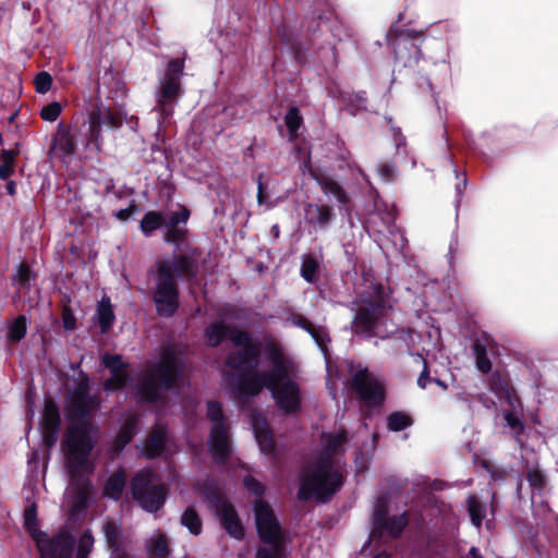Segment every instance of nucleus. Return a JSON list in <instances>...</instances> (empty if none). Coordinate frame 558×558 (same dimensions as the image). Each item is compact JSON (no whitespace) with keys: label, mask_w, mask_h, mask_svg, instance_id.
<instances>
[{"label":"nucleus","mask_w":558,"mask_h":558,"mask_svg":"<svg viewBox=\"0 0 558 558\" xmlns=\"http://www.w3.org/2000/svg\"><path fill=\"white\" fill-rule=\"evenodd\" d=\"M302 121L303 119L299 109L291 107L284 117V123L289 131L290 138L295 140L298 137V131L302 124Z\"/></svg>","instance_id":"36"},{"label":"nucleus","mask_w":558,"mask_h":558,"mask_svg":"<svg viewBox=\"0 0 558 558\" xmlns=\"http://www.w3.org/2000/svg\"><path fill=\"white\" fill-rule=\"evenodd\" d=\"M457 179H458L459 182L456 185V191H457V194H458V196L460 198L461 195L463 194L464 187L466 185L465 173H457Z\"/></svg>","instance_id":"57"},{"label":"nucleus","mask_w":558,"mask_h":558,"mask_svg":"<svg viewBox=\"0 0 558 558\" xmlns=\"http://www.w3.org/2000/svg\"><path fill=\"white\" fill-rule=\"evenodd\" d=\"M347 436L343 430L323 434L317 459L304 468L298 496L317 502L329 501L343 483V472L337 456L344 450Z\"/></svg>","instance_id":"3"},{"label":"nucleus","mask_w":558,"mask_h":558,"mask_svg":"<svg viewBox=\"0 0 558 558\" xmlns=\"http://www.w3.org/2000/svg\"><path fill=\"white\" fill-rule=\"evenodd\" d=\"M137 423H138V420L136 416H134V415L128 416V418L123 425V429L116 440V447H114L116 451L122 450L131 441V439L135 435Z\"/></svg>","instance_id":"29"},{"label":"nucleus","mask_w":558,"mask_h":558,"mask_svg":"<svg viewBox=\"0 0 558 558\" xmlns=\"http://www.w3.org/2000/svg\"><path fill=\"white\" fill-rule=\"evenodd\" d=\"M181 523L194 535H198L202 532V521L192 508H189L183 512Z\"/></svg>","instance_id":"37"},{"label":"nucleus","mask_w":558,"mask_h":558,"mask_svg":"<svg viewBox=\"0 0 558 558\" xmlns=\"http://www.w3.org/2000/svg\"><path fill=\"white\" fill-rule=\"evenodd\" d=\"M81 144L84 149H87L90 145H93L97 153H99L102 148V123L99 118L94 114L93 111L88 114L87 131L85 138Z\"/></svg>","instance_id":"20"},{"label":"nucleus","mask_w":558,"mask_h":558,"mask_svg":"<svg viewBox=\"0 0 558 558\" xmlns=\"http://www.w3.org/2000/svg\"><path fill=\"white\" fill-rule=\"evenodd\" d=\"M254 514L258 536L267 545L258 548L256 558H282V534L272 509L266 502L257 500Z\"/></svg>","instance_id":"7"},{"label":"nucleus","mask_w":558,"mask_h":558,"mask_svg":"<svg viewBox=\"0 0 558 558\" xmlns=\"http://www.w3.org/2000/svg\"><path fill=\"white\" fill-rule=\"evenodd\" d=\"M527 481L530 483V486L537 492H541L545 486V476L537 469L529 470Z\"/></svg>","instance_id":"45"},{"label":"nucleus","mask_w":558,"mask_h":558,"mask_svg":"<svg viewBox=\"0 0 558 558\" xmlns=\"http://www.w3.org/2000/svg\"><path fill=\"white\" fill-rule=\"evenodd\" d=\"M96 320L104 333L110 329L114 322V313L107 295H104L97 305Z\"/></svg>","instance_id":"23"},{"label":"nucleus","mask_w":558,"mask_h":558,"mask_svg":"<svg viewBox=\"0 0 558 558\" xmlns=\"http://www.w3.org/2000/svg\"><path fill=\"white\" fill-rule=\"evenodd\" d=\"M413 424L411 416L404 412H392L387 417V426L389 430L401 432Z\"/></svg>","instance_id":"33"},{"label":"nucleus","mask_w":558,"mask_h":558,"mask_svg":"<svg viewBox=\"0 0 558 558\" xmlns=\"http://www.w3.org/2000/svg\"><path fill=\"white\" fill-rule=\"evenodd\" d=\"M63 325L66 330H73L75 328V317L72 314L64 313Z\"/></svg>","instance_id":"60"},{"label":"nucleus","mask_w":558,"mask_h":558,"mask_svg":"<svg viewBox=\"0 0 558 558\" xmlns=\"http://www.w3.org/2000/svg\"><path fill=\"white\" fill-rule=\"evenodd\" d=\"M330 210L326 206L308 204L305 208V219L308 223L326 226L330 220Z\"/></svg>","instance_id":"25"},{"label":"nucleus","mask_w":558,"mask_h":558,"mask_svg":"<svg viewBox=\"0 0 558 558\" xmlns=\"http://www.w3.org/2000/svg\"><path fill=\"white\" fill-rule=\"evenodd\" d=\"M7 337L11 342H20L27 331V319L24 315H19L5 326Z\"/></svg>","instance_id":"27"},{"label":"nucleus","mask_w":558,"mask_h":558,"mask_svg":"<svg viewBox=\"0 0 558 558\" xmlns=\"http://www.w3.org/2000/svg\"><path fill=\"white\" fill-rule=\"evenodd\" d=\"M184 380L182 356L168 348L162 351L158 363L145 375L138 387V395L147 402H155L161 398L163 391L182 386Z\"/></svg>","instance_id":"5"},{"label":"nucleus","mask_w":558,"mask_h":558,"mask_svg":"<svg viewBox=\"0 0 558 558\" xmlns=\"http://www.w3.org/2000/svg\"><path fill=\"white\" fill-rule=\"evenodd\" d=\"M194 489L204 498V500L208 502L209 507L216 512L227 533L236 539L243 538L244 529L240 522L235 509L227 500H223L218 496L214 484L210 483L202 486L201 483L197 482L194 485Z\"/></svg>","instance_id":"9"},{"label":"nucleus","mask_w":558,"mask_h":558,"mask_svg":"<svg viewBox=\"0 0 558 558\" xmlns=\"http://www.w3.org/2000/svg\"><path fill=\"white\" fill-rule=\"evenodd\" d=\"M102 532L108 547L112 549L110 558H125L121 551L123 544L121 526L113 521H107L102 525Z\"/></svg>","instance_id":"21"},{"label":"nucleus","mask_w":558,"mask_h":558,"mask_svg":"<svg viewBox=\"0 0 558 558\" xmlns=\"http://www.w3.org/2000/svg\"><path fill=\"white\" fill-rule=\"evenodd\" d=\"M391 310L383 298L371 302L367 307L361 308L354 317L352 328L356 333L366 337L374 335L376 323Z\"/></svg>","instance_id":"13"},{"label":"nucleus","mask_w":558,"mask_h":558,"mask_svg":"<svg viewBox=\"0 0 558 558\" xmlns=\"http://www.w3.org/2000/svg\"><path fill=\"white\" fill-rule=\"evenodd\" d=\"M99 405L98 397L89 393V385L85 379L68 396L65 417L70 428L64 440V450L70 483L65 490V502L71 507L72 513L81 512L88 506L93 488L88 476L95 468L89 454L96 441L90 415Z\"/></svg>","instance_id":"1"},{"label":"nucleus","mask_w":558,"mask_h":558,"mask_svg":"<svg viewBox=\"0 0 558 558\" xmlns=\"http://www.w3.org/2000/svg\"><path fill=\"white\" fill-rule=\"evenodd\" d=\"M125 485V473L122 470H118L112 474L106 483L104 495L118 500L123 492Z\"/></svg>","instance_id":"26"},{"label":"nucleus","mask_w":558,"mask_h":558,"mask_svg":"<svg viewBox=\"0 0 558 558\" xmlns=\"http://www.w3.org/2000/svg\"><path fill=\"white\" fill-rule=\"evenodd\" d=\"M38 548L43 558H70L74 539L68 531H60L47 539H38Z\"/></svg>","instance_id":"14"},{"label":"nucleus","mask_w":558,"mask_h":558,"mask_svg":"<svg viewBox=\"0 0 558 558\" xmlns=\"http://www.w3.org/2000/svg\"><path fill=\"white\" fill-rule=\"evenodd\" d=\"M59 145L64 154L73 155L77 150L78 138L75 135L68 136V135L63 134L60 138Z\"/></svg>","instance_id":"44"},{"label":"nucleus","mask_w":558,"mask_h":558,"mask_svg":"<svg viewBox=\"0 0 558 558\" xmlns=\"http://www.w3.org/2000/svg\"><path fill=\"white\" fill-rule=\"evenodd\" d=\"M13 172L12 165H9L8 162H2L0 165V178L2 180H7Z\"/></svg>","instance_id":"59"},{"label":"nucleus","mask_w":558,"mask_h":558,"mask_svg":"<svg viewBox=\"0 0 558 558\" xmlns=\"http://www.w3.org/2000/svg\"><path fill=\"white\" fill-rule=\"evenodd\" d=\"M14 154L11 150H4L2 154V162H8L9 165H13Z\"/></svg>","instance_id":"62"},{"label":"nucleus","mask_w":558,"mask_h":558,"mask_svg":"<svg viewBox=\"0 0 558 558\" xmlns=\"http://www.w3.org/2000/svg\"><path fill=\"white\" fill-rule=\"evenodd\" d=\"M468 511L471 517L472 523L480 527L486 515L485 506L478 500L476 496H469L466 500Z\"/></svg>","instance_id":"32"},{"label":"nucleus","mask_w":558,"mask_h":558,"mask_svg":"<svg viewBox=\"0 0 558 558\" xmlns=\"http://www.w3.org/2000/svg\"><path fill=\"white\" fill-rule=\"evenodd\" d=\"M408 522L409 519L405 511L399 515L387 517L384 506L378 502L373 513V529L369 534V542L373 543L380 539L385 542L388 538L399 537Z\"/></svg>","instance_id":"12"},{"label":"nucleus","mask_w":558,"mask_h":558,"mask_svg":"<svg viewBox=\"0 0 558 558\" xmlns=\"http://www.w3.org/2000/svg\"><path fill=\"white\" fill-rule=\"evenodd\" d=\"M165 215L160 211H147L141 222L140 228L145 236H150L157 229L163 227Z\"/></svg>","instance_id":"24"},{"label":"nucleus","mask_w":558,"mask_h":558,"mask_svg":"<svg viewBox=\"0 0 558 558\" xmlns=\"http://www.w3.org/2000/svg\"><path fill=\"white\" fill-rule=\"evenodd\" d=\"M93 112L99 118L102 125H106L109 129L117 130L123 124V117L108 107L98 106L96 110H93Z\"/></svg>","instance_id":"28"},{"label":"nucleus","mask_w":558,"mask_h":558,"mask_svg":"<svg viewBox=\"0 0 558 558\" xmlns=\"http://www.w3.org/2000/svg\"><path fill=\"white\" fill-rule=\"evenodd\" d=\"M243 485L248 492L256 496H259L265 492V486L251 475L244 477Z\"/></svg>","instance_id":"49"},{"label":"nucleus","mask_w":558,"mask_h":558,"mask_svg":"<svg viewBox=\"0 0 558 558\" xmlns=\"http://www.w3.org/2000/svg\"><path fill=\"white\" fill-rule=\"evenodd\" d=\"M512 388L513 387L510 385L509 378L507 375L502 374L499 371H495L492 373L490 378H489V389L499 399H501L502 395Z\"/></svg>","instance_id":"30"},{"label":"nucleus","mask_w":558,"mask_h":558,"mask_svg":"<svg viewBox=\"0 0 558 558\" xmlns=\"http://www.w3.org/2000/svg\"><path fill=\"white\" fill-rule=\"evenodd\" d=\"M102 363L111 373V377L105 381L104 388L107 391L125 388L128 386L129 376L126 364L123 363L122 357L118 354L106 353L102 356Z\"/></svg>","instance_id":"15"},{"label":"nucleus","mask_w":558,"mask_h":558,"mask_svg":"<svg viewBox=\"0 0 558 558\" xmlns=\"http://www.w3.org/2000/svg\"><path fill=\"white\" fill-rule=\"evenodd\" d=\"M475 366L481 373H489L492 369V362L488 359L487 354L475 356Z\"/></svg>","instance_id":"54"},{"label":"nucleus","mask_w":558,"mask_h":558,"mask_svg":"<svg viewBox=\"0 0 558 558\" xmlns=\"http://www.w3.org/2000/svg\"><path fill=\"white\" fill-rule=\"evenodd\" d=\"M430 380L432 379L429 377V371H428V367H427V363H426V361H424L423 371H422L421 375L417 378V385H418L420 388L425 389L427 384Z\"/></svg>","instance_id":"55"},{"label":"nucleus","mask_w":558,"mask_h":558,"mask_svg":"<svg viewBox=\"0 0 558 558\" xmlns=\"http://www.w3.org/2000/svg\"><path fill=\"white\" fill-rule=\"evenodd\" d=\"M175 100H168V99H159L158 98V106L156 110L160 113V119L162 121L169 119L173 114Z\"/></svg>","instance_id":"47"},{"label":"nucleus","mask_w":558,"mask_h":558,"mask_svg":"<svg viewBox=\"0 0 558 558\" xmlns=\"http://www.w3.org/2000/svg\"><path fill=\"white\" fill-rule=\"evenodd\" d=\"M145 548L148 558H167L170 553L167 538L160 531L153 533L146 541Z\"/></svg>","instance_id":"22"},{"label":"nucleus","mask_w":558,"mask_h":558,"mask_svg":"<svg viewBox=\"0 0 558 558\" xmlns=\"http://www.w3.org/2000/svg\"><path fill=\"white\" fill-rule=\"evenodd\" d=\"M316 341V343L323 349L327 342H329V338L327 332L323 327H317L312 325V328L307 331Z\"/></svg>","instance_id":"50"},{"label":"nucleus","mask_w":558,"mask_h":558,"mask_svg":"<svg viewBox=\"0 0 558 558\" xmlns=\"http://www.w3.org/2000/svg\"><path fill=\"white\" fill-rule=\"evenodd\" d=\"M392 131L397 142V147L399 148L400 146L405 145V138L402 136L400 129H392Z\"/></svg>","instance_id":"61"},{"label":"nucleus","mask_w":558,"mask_h":558,"mask_svg":"<svg viewBox=\"0 0 558 558\" xmlns=\"http://www.w3.org/2000/svg\"><path fill=\"white\" fill-rule=\"evenodd\" d=\"M180 95V85L174 78H167L161 82V88L158 94L159 99L175 100Z\"/></svg>","instance_id":"39"},{"label":"nucleus","mask_w":558,"mask_h":558,"mask_svg":"<svg viewBox=\"0 0 558 558\" xmlns=\"http://www.w3.org/2000/svg\"><path fill=\"white\" fill-rule=\"evenodd\" d=\"M131 492L141 507L149 512H155L162 507L167 497L166 489L155 473L146 469L134 476Z\"/></svg>","instance_id":"8"},{"label":"nucleus","mask_w":558,"mask_h":558,"mask_svg":"<svg viewBox=\"0 0 558 558\" xmlns=\"http://www.w3.org/2000/svg\"><path fill=\"white\" fill-rule=\"evenodd\" d=\"M13 280L21 284H26L31 280V270L26 264H21L16 268Z\"/></svg>","instance_id":"51"},{"label":"nucleus","mask_w":558,"mask_h":558,"mask_svg":"<svg viewBox=\"0 0 558 558\" xmlns=\"http://www.w3.org/2000/svg\"><path fill=\"white\" fill-rule=\"evenodd\" d=\"M61 111V105L57 101H53L43 107L40 117L45 121L53 122L59 118Z\"/></svg>","instance_id":"43"},{"label":"nucleus","mask_w":558,"mask_h":558,"mask_svg":"<svg viewBox=\"0 0 558 558\" xmlns=\"http://www.w3.org/2000/svg\"><path fill=\"white\" fill-rule=\"evenodd\" d=\"M184 69V61L182 59H173L169 62L167 68L168 78L178 81Z\"/></svg>","instance_id":"48"},{"label":"nucleus","mask_w":558,"mask_h":558,"mask_svg":"<svg viewBox=\"0 0 558 558\" xmlns=\"http://www.w3.org/2000/svg\"><path fill=\"white\" fill-rule=\"evenodd\" d=\"M94 536L89 530L85 531L77 544L76 558H87L94 546Z\"/></svg>","instance_id":"40"},{"label":"nucleus","mask_w":558,"mask_h":558,"mask_svg":"<svg viewBox=\"0 0 558 558\" xmlns=\"http://www.w3.org/2000/svg\"><path fill=\"white\" fill-rule=\"evenodd\" d=\"M352 388L359 398L372 407H379L385 399L383 380L368 372L367 367L357 366L352 369Z\"/></svg>","instance_id":"11"},{"label":"nucleus","mask_w":558,"mask_h":558,"mask_svg":"<svg viewBox=\"0 0 558 558\" xmlns=\"http://www.w3.org/2000/svg\"><path fill=\"white\" fill-rule=\"evenodd\" d=\"M190 210L186 207L182 206L180 210L171 211L167 217L165 216L163 227H166L167 229L180 228L179 225H185L190 218Z\"/></svg>","instance_id":"38"},{"label":"nucleus","mask_w":558,"mask_h":558,"mask_svg":"<svg viewBox=\"0 0 558 558\" xmlns=\"http://www.w3.org/2000/svg\"><path fill=\"white\" fill-rule=\"evenodd\" d=\"M167 433L168 430L166 426L157 424L141 448L142 454L148 459L159 456L165 450Z\"/></svg>","instance_id":"18"},{"label":"nucleus","mask_w":558,"mask_h":558,"mask_svg":"<svg viewBox=\"0 0 558 558\" xmlns=\"http://www.w3.org/2000/svg\"><path fill=\"white\" fill-rule=\"evenodd\" d=\"M318 270L319 263L315 257H313L312 255H304L302 257L300 272L304 280H306L310 283L315 282L317 280Z\"/></svg>","instance_id":"31"},{"label":"nucleus","mask_w":558,"mask_h":558,"mask_svg":"<svg viewBox=\"0 0 558 558\" xmlns=\"http://www.w3.org/2000/svg\"><path fill=\"white\" fill-rule=\"evenodd\" d=\"M289 319L292 325H294L299 328H302L305 331H308L313 325L307 318H305L304 316H302L300 314H291Z\"/></svg>","instance_id":"52"},{"label":"nucleus","mask_w":558,"mask_h":558,"mask_svg":"<svg viewBox=\"0 0 558 558\" xmlns=\"http://www.w3.org/2000/svg\"><path fill=\"white\" fill-rule=\"evenodd\" d=\"M469 558H484L476 547H471L468 554Z\"/></svg>","instance_id":"64"},{"label":"nucleus","mask_w":558,"mask_h":558,"mask_svg":"<svg viewBox=\"0 0 558 558\" xmlns=\"http://www.w3.org/2000/svg\"><path fill=\"white\" fill-rule=\"evenodd\" d=\"M251 424L260 451L264 454L272 453L275 441L265 417L258 413H253L251 415Z\"/></svg>","instance_id":"17"},{"label":"nucleus","mask_w":558,"mask_h":558,"mask_svg":"<svg viewBox=\"0 0 558 558\" xmlns=\"http://www.w3.org/2000/svg\"><path fill=\"white\" fill-rule=\"evenodd\" d=\"M317 182L325 194L332 195L340 203L347 202V195L339 184L326 178H317Z\"/></svg>","instance_id":"35"},{"label":"nucleus","mask_w":558,"mask_h":558,"mask_svg":"<svg viewBox=\"0 0 558 558\" xmlns=\"http://www.w3.org/2000/svg\"><path fill=\"white\" fill-rule=\"evenodd\" d=\"M35 89L38 94H46L52 85V77L48 72H39L34 80Z\"/></svg>","instance_id":"42"},{"label":"nucleus","mask_w":558,"mask_h":558,"mask_svg":"<svg viewBox=\"0 0 558 558\" xmlns=\"http://www.w3.org/2000/svg\"><path fill=\"white\" fill-rule=\"evenodd\" d=\"M226 337L230 339L235 349L228 356L227 365L240 372L253 369L258 362L259 349L245 331L233 330L228 333V328L218 323L206 328L205 339L210 347L218 345Z\"/></svg>","instance_id":"6"},{"label":"nucleus","mask_w":558,"mask_h":558,"mask_svg":"<svg viewBox=\"0 0 558 558\" xmlns=\"http://www.w3.org/2000/svg\"><path fill=\"white\" fill-rule=\"evenodd\" d=\"M207 415L213 422V427L208 439L209 450L215 462L222 464L229 459L231 454V447L229 429L225 421L220 403L215 401L208 402Z\"/></svg>","instance_id":"10"},{"label":"nucleus","mask_w":558,"mask_h":558,"mask_svg":"<svg viewBox=\"0 0 558 558\" xmlns=\"http://www.w3.org/2000/svg\"><path fill=\"white\" fill-rule=\"evenodd\" d=\"M186 228H170L167 229L165 241L167 243L173 244L175 248L179 250L181 245L186 241Z\"/></svg>","instance_id":"41"},{"label":"nucleus","mask_w":558,"mask_h":558,"mask_svg":"<svg viewBox=\"0 0 558 558\" xmlns=\"http://www.w3.org/2000/svg\"><path fill=\"white\" fill-rule=\"evenodd\" d=\"M523 411L509 412L508 410L504 411V418L506 421L507 426L511 429L517 438H519L525 428V425L522 421Z\"/></svg>","instance_id":"34"},{"label":"nucleus","mask_w":558,"mask_h":558,"mask_svg":"<svg viewBox=\"0 0 558 558\" xmlns=\"http://www.w3.org/2000/svg\"><path fill=\"white\" fill-rule=\"evenodd\" d=\"M35 525V509L34 507L25 510V526L32 529Z\"/></svg>","instance_id":"58"},{"label":"nucleus","mask_w":558,"mask_h":558,"mask_svg":"<svg viewBox=\"0 0 558 558\" xmlns=\"http://www.w3.org/2000/svg\"><path fill=\"white\" fill-rule=\"evenodd\" d=\"M267 361L272 365L269 372L248 374L239 378L225 376L233 392L242 400L257 396L264 387L272 395L280 410L286 413L296 412L301 407V391L292 378L293 362L287 356L281 344L269 339L264 344Z\"/></svg>","instance_id":"2"},{"label":"nucleus","mask_w":558,"mask_h":558,"mask_svg":"<svg viewBox=\"0 0 558 558\" xmlns=\"http://www.w3.org/2000/svg\"><path fill=\"white\" fill-rule=\"evenodd\" d=\"M98 95L116 100L126 95V87L124 82L113 72H106L101 83L98 85Z\"/></svg>","instance_id":"19"},{"label":"nucleus","mask_w":558,"mask_h":558,"mask_svg":"<svg viewBox=\"0 0 558 558\" xmlns=\"http://www.w3.org/2000/svg\"><path fill=\"white\" fill-rule=\"evenodd\" d=\"M396 172V167L391 163L385 162L379 165L378 173L385 181H390L393 179Z\"/></svg>","instance_id":"53"},{"label":"nucleus","mask_w":558,"mask_h":558,"mask_svg":"<svg viewBox=\"0 0 558 558\" xmlns=\"http://www.w3.org/2000/svg\"><path fill=\"white\" fill-rule=\"evenodd\" d=\"M474 356L487 354V343L482 339H476L472 345Z\"/></svg>","instance_id":"56"},{"label":"nucleus","mask_w":558,"mask_h":558,"mask_svg":"<svg viewBox=\"0 0 558 558\" xmlns=\"http://www.w3.org/2000/svg\"><path fill=\"white\" fill-rule=\"evenodd\" d=\"M257 199H258L259 204H264L265 203V199H264V186H263V183H262L260 180L258 181Z\"/></svg>","instance_id":"63"},{"label":"nucleus","mask_w":558,"mask_h":558,"mask_svg":"<svg viewBox=\"0 0 558 558\" xmlns=\"http://www.w3.org/2000/svg\"><path fill=\"white\" fill-rule=\"evenodd\" d=\"M41 428L46 442L51 446L57 441L60 430L61 418L57 404L53 401L45 403Z\"/></svg>","instance_id":"16"},{"label":"nucleus","mask_w":558,"mask_h":558,"mask_svg":"<svg viewBox=\"0 0 558 558\" xmlns=\"http://www.w3.org/2000/svg\"><path fill=\"white\" fill-rule=\"evenodd\" d=\"M501 399H504L510 408V410H508L509 412L523 411L522 402L513 388L504 393Z\"/></svg>","instance_id":"46"},{"label":"nucleus","mask_w":558,"mask_h":558,"mask_svg":"<svg viewBox=\"0 0 558 558\" xmlns=\"http://www.w3.org/2000/svg\"><path fill=\"white\" fill-rule=\"evenodd\" d=\"M197 266L191 257L175 255L172 259H159L156 263L154 302L160 316H172L179 306L177 277L193 278Z\"/></svg>","instance_id":"4"}]
</instances>
